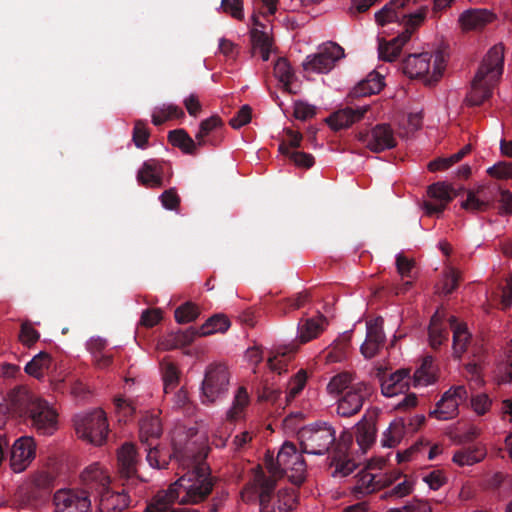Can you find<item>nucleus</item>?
<instances>
[{
  "label": "nucleus",
  "instance_id": "1",
  "mask_svg": "<svg viewBox=\"0 0 512 512\" xmlns=\"http://www.w3.org/2000/svg\"><path fill=\"white\" fill-rule=\"evenodd\" d=\"M265 464L271 476L266 477L263 470L257 467L252 482L243 490L241 497L247 502L258 501L260 512H271L269 503L276 480L285 474L293 484H302L306 478V463L293 443L284 442L276 460L267 455Z\"/></svg>",
  "mask_w": 512,
  "mask_h": 512
},
{
  "label": "nucleus",
  "instance_id": "2",
  "mask_svg": "<svg viewBox=\"0 0 512 512\" xmlns=\"http://www.w3.org/2000/svg\"><path fill=\"white\" fill-rule=\"evenodd\" d=\"M504 67V48L501 44L494 45L483 57L475 74L471 89L466 97L469 105H480L492 94Z\"/></svg>",
  "mask_w": 512,
  "mask_h": 512
},
{
  "label": "nucleus",
  "instance_id": "3",
  "mask_svg": "<svg viewBox=\"0 0 512 512\" xmlns=\"http://www.w3.org/2000/svg\"><path fill=\"white\" fill-rule=\"evenodd\" d=\"M211 490L209 467L201 461L170 485L169 496L179 504H196L204 500Z\"/></svg>",
  "mask_w": 512,
  "mask_h": 512
},
{
  "label": "nucleus",
  "instance_id": "4",
  "mask_svg": "<svg viewBox=\"0 0 512 512\" xmlns=\"http://www.w3.org/2000/svg\"><path fill=\"white\" fill-rule=\"evenodd\" d=\"M447 66V59L442 51L410 54L402 62L403 73L411 79H417L424 85L437 83Z\"/></svg>",
  "mask_w": 512,
  "mask_h": 512
},
{
  "label": "nucleus",
  "instance_id": "5",
  "mask_svg": "<svg viewBox=\"0 0 512 512\" xmlns=\"http://www.w3.org/2000/svg\"><path fill=\"white\" fill-rule=\"evenodd\" d=\"M77 436L83 441L99 446L102 445L108 435V423L106 413L100 409L80 412L73 418Z\"/></svg>",
  "mask_w": 512,
  "mask_h": 512
},
{
  "label": "nucleus",
  "instance_id": "6",
  "mask_svg": "<svg viewBox=\"0 0 512 512\" xmlns=\"http://www.w3.org/2000/svg\"><path fill=\"white\" fill-rule=\"evenodd\" d=\"M303 453L310 455H324L334 443L336 433L327 422H316L302 427L298 432Z\"/></svg>",
  "mask_w": 512,
  "mask_h": 512
},
{
  "label": "nucleus",
  "instance_id": "7",
  "mask_svg": "<svg viewBox=\"0 0 512 512\" xmlns=\"http://www.w3.org/2000/svg\"><path fill=\"white\" fill-rule=\"evenodd\" d=\"M27 399V414L32 427L41 435H52L58 429V414L56 410L45 400L38 397Z\"/></svg>",
  "mask_w": 512,
  "mask_h": 512
},
{
  "label": "nucleus",
  "instance_id": "8",
  "mask_svg": "<svg viewBox=\"0 0 512 512\" xmlns=\"http://www.w3.org/2000/svg\"><path fill=\"white\" fill-rule=\"evenodd\" d=\"M171 442L173 447L172 454L159 446H153L147 449L146 460L152 468H165L172 457H175L183 465H185L186 460L190 459L191 452L184 432L181 430L175 431L172 435Z\"/></svg>",
  "mask_w": 512,
  "mask_h": 512
},
{
  "label": "nucleus",
  "instance_id": "9",
  "mask_svg": "<svg viewBox=\"0 0 512 512\" xmlns=\"http://www.w3.org/2000/svg\"><path fill=\"white\" fill-rule=\"evenodd\" d=\"M344 57V49L339 44L327 41L318 46L316 53L307 55L302 66L306 72L324 74L330 72Z\"/></svg>",
  "mask_w": 512,
  "mask_h": 512
},
{
  "label": "nucleus",
  "instance_id": "10",
  "mask_svg": "<svg viewBox=\"0 0 512 512\" xmlns=\"http://www.w3.org/2000/svg\"><path fill=\"white\" fill-rule=\"evenodd\" d=\"M229 372L223 365H211L207 368L201 387L203 402H215L227 392Z\"/></svg>",
  "mask_w": 512,
  "mask_h": 512
},
{
  "label": "nucleus",
  "instance_id": "11",
  "mask_svg": "<svg viewBox=\"0 0 512 512\" xmlns=\"http://www.w3.org/2000/svg\"><path fill=\"white\" fill-rule=\"evenodd\" d=\"M54 512H91V500L86 491L62 488L53 496Z\"/></svg>",
  "mask_w": 512,
  "mask_h": 512
},
{
  "label": "nucleus",
  "instance_id": "12",
  "mask_svg": "<svg viewBox=\"0 0 512 512\" xmlns=\"http://www.w3.org/2000/svg\"><path fill=\"white\" fill-rule=\"evenodd\" d=\"M467 399L468 391L465 386H453L442 395L430 415L440 421L453 419L459 413V406L465 403Z\"/></svg>",
  "mask_w": 512,
  "mask_h": 512
},
{
  "label": "nucleus",
  "instance_id": "13",
  "mask_svg": "<svg viewBox=\"0 0 512 512\" xmlns=\"http://www.w3.org/2000/svg\"><path fill=\"white\" fill-rule=\"evenodd\" d=\"M37 444L31 436H21L16 439L10 449L9 465L14 473L25 471L34 461Z\"/></svg>",
  "mask_w": 512,
  "mask_h": 512
},
{
  "label": "nucleus",
  "instance_id": "14",
  "mask_svg": "<svg viewBox=\"0 0 512 512\" xmlns=\"http://www.w3.org/2000/svg\"><path fill=\"white\" fill-rule=\"evenodd\" d=\"M427 197L428 199L422 204L425 214L428 216H439L456 197V191L450 184L436 182L428 187Z\"/></svg>",
  "mask_w": 512,
  "mask_h": 512
},
{
  "label": "nucleus",
  "instance_id": "15",
  "mask_svg": "<svg viewBox=\"0 0 512 512\" xmlns=\"http://www.w3.org/2000/svg\"><path fill=\"white\" fill-rule=\"evenodd\" d=\"M117 460L120 477L124 480L122 485L143 487V481L137 476L139 457L135 446L131 443H124L118 450Z\"/></svg>",
  "mask_w": 512,
  "mask_h": 512
},
{
  "label": "nucleus",
  "instance_id": "16",
  "mask_svg": "<svg viewBox=\"0 0 512 512\" xmlns=\"http://www.w3.org/2000/svg\"><path fill=\"white\" fill-rule=\"evenodd\" d=\"M143 487L138 485H123L121 491H113L107 488L101 492L100 508L102 512H123L129 507L133 496H141Z\"/></svg>",
  "mask_w": 512,
  "mask_h": 512
},
{
  "label": "nucleus",
  "instance_id": "17",
  "mask_svg": "<svg viewBox=\"0 0 512 512\" xmlns=\"http://www.w3.org/2000/svg\"><path fill=\"white\" fill-rule=\"evenodd\" d=\"M370 394V387L365 382L354 383L337 401V414L344 417L358 413L365 398Z\"/></svg>",
  "mask_w": 512,
  "mask_h": 512
},
{
  "label": "nucleus",
  "instance_id": "18",
  "mask_svg": "<svg viewBox=\"0 0 512 512\" xmlns=\"http://www.w3.org/2000/svg\"><path fill=\"white\" fill-rule=\"evenodd\" d=\"M359 140L369 150L376 153L396 146L394 132L388 124H378L370 131L360 133Z\"/></svg>",
  "mask_w": 512,
  "mask_h": 512
},
{
  "label": "nucleus",
  "instance_id": "19",
  "mask_svg": "<svg viewBox=\"0 0 512 512\" xmlns=\"http://www.w3.org/2000/svg\"><path fill=\"white\" fill-rule=\"evenodd\" d=\"M383 319L376 318L366 323V337L360 346L361 354L365 359L375 357L385 343Z\"/></svg>",
  "mask_w": 512,
  "mask_h": 512
},
{
  "label": "nucleus",
  "instance_id": "20",
  "mask_svg": "<svg viewBox=\"0 0 512 512\" xmlns=\"http://www.w3.org/2000/svg\"><path fill=\"white\" fill-rule=\"evenodd\" d=\"M368 109V105L358 106L356 108L346 107L331 114L326 119V122L330 128L335 131L345 129L360 121Z\"/></svg>",
  "mask_w": 512,
  "mask_h": 512
},
{
  "label": "nucleus",
  "instance_id": "21",
  "mask_svg": "<svg viewBox=\"0 0 512 512\" xmlns=\"http://www.w3.org/2000/svg\"><path fill=\"white\" fill-rule=\"evenodd\" d=\"M411 32L405 29L396 37L385 40L378 38V56L379 59L387 62L394 61L400 54L403 46L410 40Z\"/></svg>",
  "mask_w": 512,
  "mask_h": 512
},
{
  "label": "nucleus",
  "instance_id": "22",
  "mask_svg": "<svg viewBox=\"0 0 512 512\" xmlns=\"http://www.w3.org/2000/svg\"><path fill=\"white\" fill-rule=\"evenodd\" d=\"M409 385V370L399 369L381 379V392L385 397H394L408 390Z\"/></svg>",
  "mask_w": 512,
  "mask_h": 512
},
{
  "label": "nucleus",
  "instance_id": "23",
  "mask_svg": "<svg viewBox=\"0 0 512 512\" xmlns=\"http://www.w3.org/2000/svg\"><path fill=\"white\" fill-rule=\"evenodd\" d=\"M495 15L488 9H468L459 16V24L463 30H476L491 23Z\"/></svg>",
  "mask_w": 512,
  "mask_h": 512
},
{
  "label": "nucleus",
  "instance_id": "24",
  "mask_svg": "<svg viewBox=\"0 0 512 512\" xmlns=\"http://www.w3.org/2000/svg\"><path fill=\"white\" fill-rule=\"evenodd\" d=\"M491 202L492 197L488 189L479 185L467 191L466 199L461 202V207L469 212H479L486 210Z\"/></svg>",
  "mask_w": 512,
  "mask_h": 512
},
{
  "label": "nucleus",
  "instance_id": "25",
  "mask_svg": "<svg viewBox=\"0 0 512 512\" xmlns=\"http://www.w3.org/2000/svg\"><path fill=\"white\" fill-rule=\"evenodd\" d=\"M253 27L250 31L253 48L258 50L263 61H268L272 51V40L264 31V26L258 21L256 15L251 16Z\"/></svg>",
  "mask_w": 512,
  "mask_h": 512
},
{
  "label": "nucleus",
  "instance_id": "26",
  "mask_svg": "<svg viewBox=\"0 0 512 512\" xmlns=\"http://www.w3.org/2000/svg\"><path fill=\"white\" fill-rule=\"evenodd\" d=\"M326 325L327 320L322 315L299 322L297 329L298 341L304 344L313 340L319 336V334L325 329Z\"/></svg>",
  "mask_w": 512,
  "mask_h": 512
},
{
  "label": "nucleus",
  "instance_id": "27",
  "mask_svg": "<svg viewBox=\"0 0 512 512\" xmlns=\"http://www.w3.org/2000/svg\"><path fill=\"white\" fill-rule=\"evenodd\" d=\"M83 482L91 488L101 489L102 492L108 488L110 477L108 471L98 463L89 465L82 472Z\"/></svg>",
  "mask_w": 512,
  "mask_h": 512
},
{
  "label": "nucleus",
  "instance_id": "28",
  "mask_svg": "<svg viewBox=\"0 0 512 512\" xmlns=\"http://www.w3.org/2000/svg\"><path fill=\"white\" fill-rule=\"evenodd\" d=\"M138 181L147 187H160L162 179V165L158 160H146L137 174Z\"/></svg>",
  "mask_w": 512,
  "mask_h": 512
},
{
  "label": "nucleus",
  "instance_id": "29",
  "mask_svg": "<svg viewBox=\"0 0 512 512\" xmlns=\"http://www.w3.org/2000/svg\"><path fill=\"white\" fill-rule=\"evenodd\" d=\"M444 317V312L437 310L431 318L429 326V342L432 348H438L448 338V333L443 324Z\"/></svg>",
  "mask_w": 512,
  "mask_h": 512
},
{
  "label": "nucleus",
  "instance_id": "30",
  "mask_svg": "<svg viewBox=\"0 0 512 512\" xmlns=\"http://www.w3.org/2000/svg\"><path fill=\"white\" fill-rule=\"evenodd\" d=\"M406 434L405 422L402 418L394 419L389 427L383 432L381 443L383 447L392 448L397 446Z\"/></svg>",
  "mask_w": 512,
  "mask_h": 512
},
{
  "label": "nucleus",
  "instance_id": "31",
  "mask_svg": "<svg viewBox=\"0 0 512 512\" xmlns=\"http://www.w3.org/2000/svg\"><path fill=\"white\" fill-rule=\"evenodd\" d=\"M161 432V423L156 416L147 417L140 423V440L143 444L152 446L153 441L159 438Z\"/></svg>",
  "mask_w": 512,
  "mask_h": 512
},
{
  "label": "nucleus",
  "instance_id": "32",
  "mask_svg": "<svg viewBox=\"0 0 512 512\" xmlns=\"http://www.w3.org/2000/svg\"><path fill=\"white\" fill-rule=\"evenodd\" d=\"M436 380L435 369L431 357L423 360L421 366L414 372L412 383L415 388L427 387Z\"/></svg>",
  "mask_w": 512,
  "mask_h": 512
},
{
  "label": "nucleus",
  "instance_id": "33",
  "mask_svg": "<svg viewBox=\"0 0 512 512\" xmlns=\"http://www.w3.org/2000/svg\"><path fill=\"white\" fill-rule=\"evenodd\" d=\"M485 454L481 447L463 448L453 454L452 461L459 467L472 466L481 462Z\"/></svg>",
  "mask_w": 512,
  "mask_h": 512
},
{
  "label": "nucleus",
  "instance_id": "34",
  "mask_svg": "<svg viewBox=\"0 0 512 512\" xmlns=\"http://www.w3.org/2000/svg\"><path fill=\"white\" fill-rule=\"evenodd\" d=\"M453 330V353L456 357H460L466 350V345L470 339V333L466 325L458 324L455 317L449 319Z\"/></svg>",
  "mask_w": 512,
  "mask_h": 512
},
{
  "label": "nucleus",
  "instance_id": "35",
  "mask_svg": "<svg viewBox=\"0 0 512 512\" xmlns=\"http://www.w3.org/2000/svg\"><path fill=\"white\" fill-rule=\"evenodd\" d=\"M375 438L376 427L373 422L362 419L356 424V441L363 452L374 443Z\"/></svg>",
  "mask_w": 512,
  "mask_h": 512
},
{
  "label": "nucleus",
  "instance_id": "36",
  "mask_svg": "<svg viewBox=\"0 0 512 512\" xmlns=\"http://www.w3.org/2000/svg\"><path fill=\"white\" fill-rule=\"evenodd\" d=\"M409 0H391L382 9L375 13L376 22L384 26L399 19L398 10L403 8Z\"/></svg>",
  "mask_w": 512,
  "mask_h": 512
},
{
  "label": "nucleus",
  "instance_id": "37",
  "mask_svg": "<svg viewBox=\"0 0 512 512\" xmlns=\"http://www.w3.org/2000/svg\"><path fill=\"white\" fill-rule=\"evenodd\" d=\"M184 116L183 110L173 103H163L156 106L152 112V123L161 125L167 120Z\"/></svg>",
  "mask_w": 512,
  "mask_h": 512
},
{
  "label": "nucleus",
  "instance_id": "38",
  "mask_svg": "<svg viewBox=\"0 0 512 512\" xmlns=\"http://www.w3.org/2000/svg\"><path fill=\"white\" fill-rule=\"evenodd\" d=\"M168 138L173 146L178 147L186 154H193L200 147L196 139L193 140L183 129L170 131Z\"/></svg>",
  "mask_w": 512,
  "mask_h": 512
},
{
  "label": "nucleus",
  "instance_id": "39",
  "mask_svg": "<svg viewBox=\"0 0 512 512\" xmlns=\"http://www.w3.org/2000/svg\"><path fill=\"white\" fill-rule=\"evenodd\" d=\"M384 86V78L377 72H371L366 79L359 82L357 94L372 95L379 93Z\"/></svg>",
  "mask_w": 512,
  "mask_h": 512
},
{
  "label": "nucleus",
  "instance_id": "40",
  "mask_svg": "<svg viewBox=\"0 0 512 512\" xmlns=\"http://www.w3.org/2000/svg\"><path fill=\"white\" fill-rule=\"evenodd\" d=\"M230 327V321L221 314L210 317L199 329L201 336H207L214 333H223Z\"/></svg>",
  "mask_w": 512,
  "mask_h": 512
},
{
  "label": "nucleus",
  "instance_id": "41",
  "mask_svg": "<svg viewBox=\"0 0 512 512\" xmlns=\"http://www.w3.org/2000/svg\"><path fill=\"white\" fill-rule=\"evenodd\" d=\"M51 359L49 354L39 352L25 366V371L29 375L40 379L43 377L45 370L50 366Z\"/></svg>",
  "mask_w": 512,
  "mask_h": 512
},
{
  "label": "nucleus",
  "instance_id": "42",
  "mask_svg": "<svg viewBox=\"0 0 512 512\" xmlns=\"http://www.w3.org/2000/svg\"><path fill=\"white\" fill-rule=\"evenodd\" d=\"M423 111L420 108H413L403 116L399 122V127L404 130L405 135L414 133L422 127Z\"/></svg>",
  "mask_w": 512,
  "mask_h": 512
},
{
  "label": "nucleus",
  "instance_id": "43",
  "mask_svg": "<svg viewBox=\"0 0 512 512\" xmlns=\"http://www.w3.org/2000/svg\"><path fill=\"white\" fill-rule=\"evenodd\" d=\"M249 402L250 399L247 390L244 387H239L234 396L232 406L227 412V417L231 420L240 419Z\"/></svg>",
  "mask_w": 512,
  "mask_h": 512
},
{
  "label": "nucleus",
  "instance_id": "44",
  "mask_svg": "<svg viewBox=\"0 0 512 512\" xmlns=\"http://www.w3.org/2000/svg\"><path fill=\"white\" fill-rule=\"evenodd\" d=\"M104 346L105 341L101 338H92L88 343L95 365L99 369H104L111 363V356L101 351Z\"/></svg>",
  "mask_w": 512,
  "mask_h": 512
},
{
  "label": "nucleus",
  "instance_id": "45",
  "mask_svg": "<svg viewBox=\"0 0 512 512\" xmlns=\"http://www.w3.org/2000/svg\"><path fill=\"white\" fill-rule=\"evenodd\" d=\"M176 499L169 496V489L164 493H159L153 502L146 507L145 512H175L173 504Z\"/></svg>",
  "mask_w": 512,
  "mask_h": 512
},
{
  "label": "nucleus",
  "instance_id": "46",
  "mask_svg": "<svg viewBox=\"0 0 512 512\" xmlns=\"http://www.w3.org/2000/svg\"><path fill=\"white\" fill-rule=\"evenodd\" d=\"M354 383H352L351 375L340 373L332 377L327 384V391L330 395L337 396L345 393Z\"/></svg>",
  "mask_w": 512,
  "mask_h": 512
},
{
  "label": "nucleus",
  "instance_id": "47",
  "mask_svg": "<svg viewBox=\"0 0 512 512\" xmlns=\"http://www.w3.org/2000/svg\"><path fill=\"white\" fill-rule=\"evenodd\" d=\"M279 151L289 157L296 166L310 168L314 164V158L311 154L305 152L291 151L285 144H281Z\"/></svg>",
  "mask_w": 512,
  "mask_h": 512
},
{
  "label": "nucleus",
  "instance_id": "48",
  "mask_svg": "<svg viewBox=\"0 0 512 512\" xmlns=\"http://www.w3.org/2000/svg\"><path fill=\"white\" fill-rule=\"evenodd\" d=\"M164 392L168 394L173 391L178 383L179 371L172 362H165L162 367Z\"/></svg>",
  "mask_w": 512,
  "mask_h": 512
},
{
  "label": "nucleus",
  "instance_id": "49",
  "mask_svg": "<svg viewBox=\"0 0 512 512\" xmlns=\"http://www.w3.org/2000/svg\"><path fill=\"white\" fill-rule=\"evenodd\" d=\"M492 403V399L486 393H476L470 398L471 409L478 416L487 414L492 407Z\"/></svg>",
  "mask_w": 512,
  "mask_h": 512
},
{
  "label": "nucleus",
  "instance_id": "50",
  "mask_svg": "<svg viewBox=\"0 0 512 512\" xmlns=\"http://www.w3.org/2000/svg\"><path fill=\"white\" fill-rule=\"evenodd\" d=\"M221 124V120L217 116H211L203 120L199 125V130L195 135V139L199 146L206 144L205 137L208 136L212 131L217 129Z\"/></svg>",
  "mask_w": 512,
  "mask_h": 512
},
{
  "label": "nucleus",
  "instance_id": "51",
  "mask_svg": "<svg viewBox=\"0 0 512 512\" xmlns=\"http://www.w3.org/2000/svg\"><path fill=\"white\" fill-rule=\"evenodd\" d=\"M114 409L119 421H127L135 412L133 403L123 396L114 398Z\"/></svg>",
  "mask_w": 512,
  "mask_h": 512
},
{
  "label": "nucleus",
  "instance_id": "52",
  "mask_svg": "<svg viewBox=\"0 0 512 512\" xmlns=\"http://www.w3.org/2000/svg\"><path fill=\"white\" fill-rule=\"evenodd\" d=\"M275 76L285 86L291 84L294 74L289 62L284 58H279L274 65Z\"/></svg>",
  "mask_w": 512,
  "mask_h": 512
},
{
  "label": "nucleus",
  "instance_id": "53",
  "mask_svg": "<svg viewBox=\"0 0 512 512\" xmlns=\"http://www.w3.org/2000/svg\"><path fill=\"white\" fill-rule=\"evenodd\" d=\"M459 273L454 269H449L437 285V291L441 294L448 295L457 287Z\"/></svg>",
  "mask_w": 512,
  "mask_h": 512
},
{
  "label": "nucleus",
  "instance_id": "54",
  "mask_svg": "<svg viewBox=\"0 0 512 512\" xmlns=\"http://www.w3.org/2000/svg\"><path fill=\"white\" fill-rule=\"evenodd\" d=\"M495 380L499 384L512 383V357L497 364L495 369Z\"/></svg>",
  "mask_w": 512,
  "mask_h": 512
},
{
  "label": "nucleus",
  "instance_id": "55",
  "mask_svg": "<svg viewBox=\"0 0 512 512\" xmlns=\"http://www.w3.org/2000/svg\"><path fill=\"white\" fill-rule=\"evenodd\" d=\"M197 316L198 309L190 302L183 304L175 310V320L180 324L189 323L195 320Z\"/></svg>",
  "mask_w": 512,
  "mask_h": 512
},
{
  "label": "nucleus",
  "instance_id": "56",
  "mask_svg": "<svg viewBox=\"0 0 512 512\" xmlns=\"http://www.w3.org/2000/svg\"><path fill=\"white\" fill-rule=\"evenodd\" d=\"M297 502L296 490L294 488L282 489L278 492V508L282 511L292 510Z\"/></svg>",
  "mask_w": 512,
  "mask_h": 512
},
{
  "label": "nucleus",
  "instance_id": "57",
  "mask_svg": "<svg viewBox=\"0 0 512 512\" xmlns=\"http://www.w3.org/2000/svg\"><path fill=\"white\" fill-rule=\"evenodd\" d=\"M293 110L296 119L305 121L315 116L317 108L306 101L298 100L294 102Z\"/></svg>",
  "mask_w": 512,
  "mask_h": 512
},
{
  "label": "nucleus",
  "instance_id": "58",
  "mask_svg": "<svg viewBox=\"0 0 512 512\" xmlns=\"http://www.w3.org/2000/svg\"><path fill=\"white\" fill-rule=\"evenodd\" d=\"M307 380L306 373L303 370L297 372V374L289 381L287 387V399L295 398L305 387Z\"/></svg>",
  "mask_w": 512,
  "mask_h": 512
},
{
  "label": "nucleus",
  "instance_id": "59",
  "mask_svg": "<svg viewBox=\"0 0 512 512\" xmlns=\"http://www.w3.org/2000/svg\"><path fill=\"white\" fill-rule=\"evenodd\" d=\"M219 9H222L237 20H242L244 18L242 0H221Z\"/></svg>",
  "mask_w": 512,
  "mask_h": 512
},
{
  "label": "nucleus",
  "instance_id": "60",
  "mask_svg": "<svg viewBox=\"0 0 512 512\" xmlns=\"http://www.w3.org/2000/svg\"><path fill=\"white\" fill-rule=\"evenodd\" d=\"M376 489L375 477L369 472H364L359 476L355 490L361 494H369Z\"/></svg>",
  "mask_w": 512,
  "mask_h": 512
},
{
  "label": "nucleus",
  "instance_id": "61",
  "mask_svg": "<svg viewBox=\"0 0 512 512\" xmlns=\"http://www.w3.org/2000/svg\"><path fill=\"white\" fill-rule=\"evenodd\" d=\"M149 132L143 121H137L133 130V141L137 148L144 149L147 146Z\"/></svg>",
  "mask_w": 512,
  "mask_h": 512
},
{
  "label": "nucleus",
  "instance_id": "62",
  "mask_svg": "<svg viewBox=\"0 0 512 512\" xmlns=\"http://www.w3.org/2000/svg\"><path fill=\"white\" fill-rule=\"evenodd\" d=\"M487 172L498 179H512V162H500L487 169Z\"/></svg>",
  "mask_w": 512,
  "mask_h": 512
},
{
  "label": "nucleus",
  "instance_id": "63",
  "mask_svg": "<svg viewBox=\"0 0 512 512\" xmlns=\"http://www.w3.org/2000/svg\"><path fill=\"white\" fill-rule=\"evenodd\" d=\"M251 120V108L248 105H244L237 112V114L230 119V124L233 128H240L248 124Z\"/></svg>",
  "mask_w": 512,
  "mask_h": 512
},
{
  "label": "nucleus",
  "instance_id": "64",
  "mask_svg": "<svg viewBox=\"0 0 512 512\" xmlns=\"http://www.w3.org/2000/svg\"><path fill=\"white\" fill-rule=\"evenodd\" d=\"M427 11V8L422 7L417 11L406 16V29H408L412 33V30L414 28L420 26L424 22L427 15Z\"/></svg>",
  "mask_w": 512,
  "mask_h": 512
}]
</instances>
